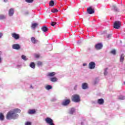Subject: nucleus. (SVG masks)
<instances>
[{
    "label": "nucleus",
    "mask_w": 125,
    "mask_h": 125,
    "mask_svg": "<svg viewBox=\"0 0 125 125\" xmlns=\"http://www.w3.org/2000/svg\"><path fill=\"white\" fill-rule=\"evenodd\" d=\"M19 117L18 114H15L12 111H9L6 116L7 120H15Z\"/></svg>",
    "instance_id": "obj_1"
},
{
    "label": "nucleus",
    "mask_w": 125,
    "mask_h": 125,
    "mask_svg": "<svg viewBox=\"0 0 125 125\" xmlns=\"http://www.w3.org/2000/svg\"><path fill=\"white\" fill-rule=\"evenodd\" d=\"M121 26H122V22L119 21H116L114 23L113 28L114 29H120Z\"/></svg>",
    "instance_id": "obj_2"
},
{
    "label": "nucleus",
    "mask_w": 125,
    "mask_h": 125,
    "mask_svg": "<svg viewBox=\"0 0 125 125\" xmlns=\"http://www.w3.org/2000/svg\"><path fill=\"white\" fill-rule=\"evenodd\" d=\"M11 36L14 40H17L20 39V35L16 33H12Z\"/></svg>",
    "instance_id": "obj_3"
},
{
    "label": "nucleus",
    "mask_w": 125,
    "mask_h": 125,
    "mask_svg": "<svg viewBox=\"0 0 125 125\" xmlns=\"http://www.w3.org/2000/svg\"><path fill=\"white\" fill-rule=\"evenodd\" d=\"M12 48L16 50H19L21 48V46L19 44H14L12 46Z\"/></svg>",
    "instance_id": "obj_4"
},
{
    "label": "nucleus",
    "mask_w": 125,
    "mask_h": 125,
    "mask_svg": "<svg viewBox=\"0 0 125 125\" xmlns=\"http://www.w3.org/2000/svg\"><path fill=\"white\" fill-rule=\"evenodd\" d=\"M70 102L71 101L69 99H66L62 102V106H68Z\"/></svg>",
    "instance_id": "obj_5"
},
{
    "label": "nucleus",
    "mask_w": 125,
    "mask_h": 125,
    "mask_svg": "<svg viewBox=\"0 0 125 125\" xmlns=\"http://www.w3.org/2000/svg\"><path fill=\"white\" fill-rule=\"evenodd\" d=\"M72 101L77 103L79 102V95H74L72 96Z\"/></svg>",
    "instance_id": "obj_6"
},
{
    "label": "nucleus",
    "mask_w": 125,
    "mask_h": 125,
    "mask_svg": "<svg viewBox=\"0 0 125 125\" xmlns=\"http://www.w3.org/2000/svg\"><path fill=\"white\" fill-rule=\"evenodd\" d=\"M103 47V45L101 43H99L95 45V48L97 49V50H99L100 49H102V48Z\"/></svg>",
    "instance_id": "obj_7"
},
{
    "label": "nucleus",
    "mask_w": 125,
    "mask_h": 125,
    "mask_svg": "<svg viewBox=\"0 0 125 125\" xmlns=\"http://www.w3.org/2000/svg\"><path fill=\"white\" fill-rule=\"evenodd\" d=\"M95 62H91L89 63V68L90 70H93V69H94V68H95Z\"/></svg>",
    "instance_id": "obj_8"
},
{
    "label": "nucleus",
    "mask_w": 125,
    "mask_h": 125,
    "mask_svg": "<svg viewBox=\"0 0 125 125\" xmlns=\"http://www.w3.org/2000/svg\"><path fill=\"white\" fill-rule=\"evenodd\" d=\"M75 113H76V108L72 107L69 109L68 114H69V115H74Z\"/></svg>",
    "instance_id": "obj_9"
},
{
    "label": "nucleus",
    "mask_w": 125,
    "mask_h": 125,
    "mask_svg": "<svg viewBox=\"0 0 125 125\" xmlns=\"http://www.w3.org/2000/svg\"><path fill=\"white\" fill-rule=\"evenodd\" d=\"M14 15V9L10 8L8 11V16L10 17H12Z\"/></svg>",
    "instance_id": "obj_10"
},
{
    "label": "nucleus",
    "mask_w": 125,
    "mask_h": 125,
    "mask_svg": "<svg viewBox=\"0 0 125 125\" xmlns=\"http://www.w3.org/2000/svg\"><path fill=\"white\" fill-rule=\"evenodd\" d=\"M87 12L88 14H93L94 13V10L91 7H89L87 8Z\"/></svg>",
    "instance_id": "obj_11"
},
{
    "label": "nucleus",
    "mask_w": 125,
    "mask_h": 125,
    "mask_svg": "<svg viewBox=\"0 0 125 125\" xmlns=\"http://www.w3.org/2000/svg\"><path fill=\"white\" fill-rule=\"evenodd\" d=\"M12 111L15 115H17V114L21 113V110H20L19 108H16Z\"/></svg>",
    "instance_id": "obj_12"
},
{
    "label": "nucleus",
    "mask_w": 125,
    "mask_h": 125,
    "mask_svg": "<svg viewBox=\"0 0 125 125\" xmlns=\"http://www.w3.org/2000/svg\"><path fill=\"white\" fill-rule=\"evenodd\" d=\"M28 114H29V115H34V114H36V110L30 109L28 111Z\"/></svg>",
    "instance_id": "obj_13"
},
{
    "label": "nucleus",
    "mask_w": 125,
    "mask_h": 125,
    "mask_svg": "<svg viewBox=\"0 0 125 125\" xmlns=\"http://www.w3.org/2000/svg\"><path fill=\"white\" fill-rule=\"evenodd\" d=\"M82 88L83 89H87V88H88L87 83H83L82 84Z\"/></svg>",
    "instance_id": "obj_14"
},
{
    "label": "nucleus",
    "mask_w": 125,
    "mask_h": 125,
    "mask_svg": "<svg viewBox=\"0 0 125 125\" xmlns=\"http://www.w3.org/2000/svg\"><path fill=\"white\" fill-rule=\"evenodd\" d=\"M31 42H32V43H34V44H36V43H37V42H38V41L37 40L35 37H32L31 38Z\"/></svg>",
    "instance_id": "obj_15"
},
{
    "label": "nucleus",
    "mask_w": 125,
    "mask_h": 125,
    "mask_svg": "<svg viewBox=\"0 0 125 125\" xmlns=\"http://www.w3.org/2000/svg\"><path fill=\"white\" fill-rule=\"evenodd\" d=\"M50 82H52V83H56L58 81V79L56 77H52L50 79Z\"/></svg>",
    "instance_id": "obj_16"
},
{
    "label": "nucleus",
    "mask_w": 125,
    "mask_h": 125,
    "mask_svg": "<svg viewBox=\"0 0 125 125\" xmlns=\"http://www.w3.org/2000/svg\"><path fill=\"white\" fill-rule=\"evenodd\" d=\"M98 103L100 105H102L104 104V100L103 99H99L98 100Z\"/></svg>",
    "instance_id": "obj_17"
},
{
    "label": "nucleus",
    "mask_w": 125,
    "mask_h": 125,
    "mask_svg": "<svg viewBox=\"0 0 125 125\" xmlns=\"http://www.w3.org/2000/svg\"><path fill=\"white\" fill-rule=\"evenodd\" d=\"M29 67L32 68V69H36V64H35V62H31L29 64Z\"/></svg>",
    "instance_id": "obj_18"
},
{
    "label": "nucleus",
    "mask_w": 125,
    "mask_h": 125,
    "mask_svg": "<svg viewBox=\"0 0 125 125\" xmlns=\"http://www.w3.org/2000/svg\"><path fill=\"white\" fill-rule=\"evenodd\" d=\"M6 19V15L1 14L0 15V20H5Z\"/></svg>",
    "instance_id": "obj_19"
},
{
    "label": "nucleus",
    "mask_w": 125,
    "mask_h": 125,
    "mask_svg": "<svg viewBox=\"0 0 125 125\" xmlns=\"http://www.w3.org/2000/svg\"><path fill=\"white\" fill-rule=\"evenodd\" d=\"M38 25H39V24L37 23H32L31 25L32 29H33V30H35V29H36V28L37 27V26H38Z\"/></svg>",
    "instance_id": "obj_20"
},
{
    "label": "nucleus",
    "mask_w": 125,
    "mask_h": 125,
    "mask_svg": "<svg viewBox=\"0 0 125 125\" xmlns=\"http://www.w3.org/2000/svg\"><path fill=\"white\" fill-rule=\"evenodd\" d=\"M55 72H50L47 74V76L48 77H54L56 75Z\"/></svg>",
    "instance_id": "obj_21"
},
{
    "label": "nucleus",
    "mask_w": 125,
    "mask_h": 125,
    "mask_svg": "<svg viewBox=\"0 0 125 125\" xmlns=\"http://www.w3.org/2000/svg\"><path fill=\"white\" fill-rule=\"evenodd\" d=\"M124 60H125V55L124 54H122L120 57V62H124Z\"/></svg>",
    "instance_id": "obj_22"
},
{
    "label": "nucleus",
    "mask_w": 125,
    "mask_h": 125,
    "mask_svg": "<svg viewBox=\"0 0 125 125\" xmlns=\"http://www.w3.org/2000/svg\"><path fill=\"white\" fill-rule=\"evenodd\" d=\"M2 52L0 51V64H1V63H2Z\"/></svg>",
    "instance_id": "obj_23"
},
{
    "label": "nucleus",
    "mask_w": 125,
    "mask_h": 125,
    "mask_svg": "<svg viewBox=\"0 0 125 125\" xmlns=\"http://www.w3.org/2000/svg\"><path fill=\"white\" fill-rule=\"evenodd\" d=\"M42 30L43 32H47L48 29L46 26H43L42 27Z\"/></svg>",
    "instance_id": "obj_24"
},
{
    "label": "nucleus",
    "mask_w": 125,
    "mask_h": 125,
    "mask_svg": "<svg viewBox=\"0 0 125 125\" xmlns=\"http://www.w3.org/2000/svg\"><path fill=\"white\" fill-rule=\"evenodd\" d=\"M45 88L47 90H49L50 89H52V86L50 85H47L45 86Z\"/></svg>",
    "instance_id": "obj_25"
},
{
    "label": "nucleus",
    "mask_w": 125,
    "mask_h": 125,
    "mask_svg": "<svg viewBox=\"0 0 125 125\" xmlns=\"http://www.w3.org/2000/svg\"><path fill=\"white\" fill-rule=\"evenodd\" d=\"M4 120V115H3V114L0 113V121H3Z\"/></svg>",
    "instance_id": "obj_26"
},
{
    "label": "nucleus",
    "mask_w": 125,
    "mask_h": 125,
    "mask_svg": "<svg viewBox=\"0 0 125 125\" xmlns=\"http://www.w3.org/2000/svg\"><path fill=\"white\" fill-rule=\"evenodd\" d=\"M112 9L114 10L115 11H119V9H118V7L116 5H112Z\"/></svg>",
    "instance_id": "obj_27"
},
{
    "label": "nucleus",
    "mask_w": 125,
    "mask_h": 125,
    "mask_svg": "<svg viewBox=\"0 0 125 125\" xmlns=\"http://www.w3.org/2000/svg\"><path fill=\"white\" fill-rule=\"evenodd\" d=\"M49 5L50 6H53L54 5V0H51L49 3Z\"/></svg>",
    "instance_id": "obj_28"
},
{
    "label": "nucleus",
    "mask_w": 125,
    "mask_h": 125,
    "mask_svg": "<svg viewBox=\"0 0 125 125\" xmlns=\"http://www.w3.org/2000/svg\"><path fill=\"white\" fill-rule=\"evenodd\" d=\"M21 59L24 61H27V60H28V59H27V57L25 55H22Z\"/></svg>",
    "instance_id": "obj_29"
},
{
    "label": "nucleus",
    "mask_w": 125,
    "mask_h": 125,
    "mask_svg": "<svg viewBox=\"0 0 125 125\" xmlns=\"http://www.w3.org/2000/svg\"><path fill=\"white\" fill-rule=\"evenodd\" d=\"M51 11V12H53V13H55L56 12H58V10H57V9H53Z\"/></svg>",
    "instance_id": "obj_30"
},
{
    "label": "nucleus",
    "mask_w": 125,
    "mask_h": 125,
    "mask_svg": "<svg viewBox=\"0 0 125 125\" xmlns=\"http://www.w3.org/2000/svg\"><path fill=\"white\" fill-rule=\"evenodd\" d=\"M37 65L39 67H41L42 65V62H38Z\"/></svg>",
    "instance_id": "obj_31"
},
{
    "label": "nucleus",
    "mask_w": 125,
    "mask_h": 125,
    "mask_svg": "<svg viewBox=\"0 0 125 125\" xmlns=\"http://www.w3.org/2000/svg\"><path fill=\"white\" fill-rule=\"evenodd\" d=\"M119 99L120 100H124V99H125V97H124L123 96H120L119 97Z\"/></svg>",
    "instance_id": "obj_32"
},
{
    "label": "nucleus",
    "mask_w": 125,
    "mask_h": 125,
    "mask_svg": "<svg viewBox=\"0 0 125 125\" xmlns=\"http://www.w3.org/2000/svg\"><path fill=\"white\" fill-rule=\"evenodd\" d=\"M25 1L28 3H32L34 1V0H25Z\"/></svg>",
    "instance_id": "obj_33"
},
{
    "label": "nucleus",
    "mask_w": 125,
    "mask_h": 125,
    "mask_svg": "<svg viewBox=\"0 0 125 125\" xmlns=\"http://www.w3.org/2000/svg\"><path fill=\"white\" fill-rule=\"evenodd\" d=\"M56 25V22H53L52 21L51 23V25L53 27H54Z\"/></svg>",
    "instance_id": "obj_34"
},
{
    "label": "nucleus",
    "mask_w": 125,
    "mask_h": 125,
    "mask_svg": "<svg viewBox=\"0 0 125 125\" xmlns=\"http://www.w3.org/2000/svg\"><path fill=\"white\" fill-rule=\"evenodd\" d=\"M57 100V98H56V97H54L52 99H51V101L54 102V101H56Z\"/></svg>",
    "instance_id": "obj_35"
},
{
    "label": "nucleus",
    "mask_w": 125,
    "mask_h": 125,
    "mask_svg": "<svg viewBox=\"0 0 125 125\" xmlns=\"http://www.w3.org/2000/svg\"><path fill=\"white\" fill-rule=\"evenodd\" d=\"M111 53L115 55L116 54V50L114 49L111 51Z\"/></svg>",
    "instance_id": "obj_36"
},
{
    "label": "nucleus",
    "mask_w": 125,
    "mask_h": 125,
    "mask_svg": "<svg viewBox=\"0 0 125 125\" xmlns=\"http://www.w3.org/2000/svg\"><path fill=\"white\" fill-rule=\"evenodd\" d=\"M32 125V123H31V122H27L25 123V125Z\"/></svg>",
    "instance_id": "obj_37"
},
{
    "label": "nucleus",
    "mask_w": 125,
    "mask_h": 125,
    "mask_svg": "<svg viewBox=\"0 0 125 125\" xmlns=\"http://www.w3.org/2000/svg\"><path fill=\"white\" fill-rule=\"evenodd\" d=\"M35 57H36V58H39L40 54H35Z\"/></svg>",
    "instance_id": "obj_38"
},
{
    "label": "nucleus",
    "mask_w": 125,
    "mask_h": 125,
    "mask_svg": "<svg viewBox=\"0 0 125 125\" xmlns=\"http://www.w3.org/2000/svg\"><path fill=\"white\" fill-rule=\"evenodd\" d=\"M2 36H3V33L0 32V39L2 38Z\"/></svg>",
    "instance_id": "obj_39"
},
{
    "label": "nucleus",
    "mask_w": 125,
    "mask_h": 125,
    "mask_svg": "<svg viewBox=\"0 0 125 125\" xmlns=\"http://www.w3.org/2000/svg\"><path fill=\"white\" fill-rule=\"evenodd\" d=\"M77 87H78V85H75L74 86V90H77Z\"/></svg>",
    "instance_id": "obj_40"
},
{
    "label": "nucleus",
    "mask_w": 125,
    "mask_h": 125,
    "mask_svg": "<svg viewBox=\"0 0 125 125\" xmlns=\"http://www.w3.org/2000/svg\"><path fill=\"white\" fill-rule=\"evenodd\" d=\"M25 15H27L29 14V12L28 11L25 12Z\"/></svg>",
    "instance_id": "obj_41"
},
{
    "label": "nucleus",
    "mask_w": 125,
    "mask_h": 125,
    "mask_svg": "<svg viewBox=\"0 0 125 125\" xmlns=\"http://www.w3.org/2000/svg\"><path fill=\"white\" fill-rule=\"evenodd\" d=\"M111 37V34H108V35H107V38H108V39H109V38H110Z\"/></svg>",
    "instance_id": "obj_42"
},
{
    "label": "nucleus",
    "mask_w": 125,
    "mask_h": 125,
    "mask_svg": "<svg viewBox=\"0 0 125 125\" xmlns=\"http://www.w3.org/2000/svg\"><path fill=\"white\" fill-rule=\"evenodd\" d=\"M107 74V71H105L104 73V76H106V75Z\"/></svg>",
    "instance_id": "obj_43"
},
{
    "label": "nucleus",
    "mask_w": 125,
    "mask_h": 125,
    "mask_svg": "<svg viewBox=\"0 0 125 125\" xmlns=\"http://www.w3.org/2000/svg\"><path fill=\"white\" fill-rule=\"evenodd\" d=\"M17 67L18 68H20V67H21V65H18L17 66Z\"/></svg>",
    "instance_id": "obj_44"
},
{
    "label": "nucleus",
    "mask_w": 125,
    "mask_h": 125,
    "mask_svg": "<svg viewBox=\"0 0 125 125\" xmlns=\"http://www.w3.org/2000/svg\"><path fill=\"white\" fill-rule=\"evenodd\" d=\"M8 1V0H4V2H7Z\"/></svg>",
    "instance_id": "obj_45"
},
{
    "label": "nucleus",
    "mask_w": 125,
    "mask_h": 125,
    "mask_svg": "<svg viewBox=\"0 0 125 125\" xmlns=\"http://www.w3.org/2000/svg\"><path fill=\"white\" fill-rule=\"evenodd\" d=\"M30 88H32L33 89V88H34V87H33V86L31 85L30 86Z\"/></svg>",
    "instance_id": "obj_46"
},
{
    "label": "nucleus",
    "mask_w": 125,
    "mask_h": 125,
    "mask_svg": "<svg viewBox=\"0 0 125 125\" xmlns=\"http://www.w3.org/2000/svg\"><path fill=\"white\" fill-rule=\"evenodd\" d=\"M83 66H86V63H83Z\"/></svg>",
    "instance_id": "obj_47"
},
{
    "label": "nucleus",
    "mask_w": 125,
    "mask_h": 125,
    "mask_svg": "<svg viewBox=\"0 0 125 125\" xmlns=\"http://www.w3.org/2000/svg\"><path fill=\"white\" fill-rule=\"evenodd\" d=\"M81 125H83V123L82 122Z\"/></svg>",
    "instance_id": "obj_48"
},
{
    "label": "nucleus",
    "mask_w": 125,
    "mask_h": 125,
    "mask_svg": "<svg viewBox=\"0 0 125 125\" xmlns=\"http://www.w3.org/2000/svg\"><path fill=\"white\" fill-rule=\"evenodd\" d=\"M80 34H83V32L81 31V32H80Z\"/></svg>",
    "instance_id": "obj_49"
},
{
    "label": "nucleus",
    "mask_w": 125,
    "mask_h": 125,
    "mask_svg": "<svg viewBox=\"0 0 125 125\" xmlns=\"http://www.w3.org/2000/svg\"><path fill=\"white\" fill-rule=\"evenodd\" d=\"M96 83V82H95V84Z\"/></svg>",
    "instance_id": "obj_50"
},
{
    "label": "nucleus",
    "mask_w": 125,
    "mask_h": 125,
    "mask_svg": "<svg viewBox=\"0 0 125 125\" xmlns=\"http://www.w3.org/2000/svg\"><path fill=\"white\" fill-rule=\"evenodd\" d=\"M79 101H80V99L79 100Z\"/></svg>",
    "instance_id": "obj_51"
}]
</instances>
